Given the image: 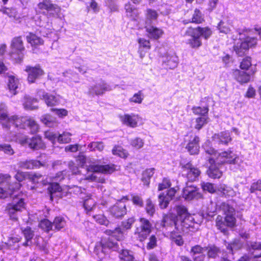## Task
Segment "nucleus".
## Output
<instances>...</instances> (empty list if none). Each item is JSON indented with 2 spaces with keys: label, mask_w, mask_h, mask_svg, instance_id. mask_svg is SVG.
Segmentation results:
<instances>
[{
  "label": "nucleus",
  "mask_w": 261,
  "mask_h": 261,
  "mask_svg": "<svg viewBox=\"0 0 261 261\" xmlns=\"http://www.w3.org/2000/svg\"><path fill=\"white\" fill-rule=\"evenodd\" d=\"M11 176L8 174H0V198H5L10 196L13 197L11 203L8 204L6 210L10 218L14 221H17L18 218L16 213L21 211L24 207V202L22 198L19 197L17 195L13 196L16 190L19 189L20 184L17 182L13 185H9L8 188L4 187V185H7Z\"/></svg>",
  "instance_id": "1"
},
{
  "label": "nucleus",
  "mask_w": 261,
  "mask_h": 261,
  "mask_svg": "<svg viewBox=\"0 0 261 261\" xmlns=\"http://www.w3.org/2000/svg\"><path fill=\"white\" fill-rule=\"evenodd\" d=\"M5 106L2 105L0 106V122L4 128H9L11 125L16 127L25 128L28 127L32 133H35L38 129V125L34 120L28 117H18L12 116L9 117L5 110Z\"/></svg>",
  "instance_id": "2"
},
{
  "label": "nucleus",
  "mask_w": 261,
  "mask_h": 261,
  "mask_svg": "<svg viewBox=\"0 0 261 261\" xmlns=\"http://www.w3.org/2000/svg\"><path fill=\"white\" fill-rule=\"evenodd\" d=\"M220 208L226 216L224 218L218 216L216 220V226L221 232L226 234L228 230L227 227H232L236 224V220L234 216L235 210L229 203L225 202L220 205Z\"/></svg>",
  "instance_id": "3"
},
{
  "label": "nucleus",
  "mask_w": 261,
  "mask_h": 261,
  "mask_svg": "<svg viewBox=\"0 0 261 261\" xmlns=\"http://www.w3.org/2000/svg\"><path fill=\"white\" fill-rule=\"evenodd\" d=\"M211 30L207 27H198L196 28L189 27L186 31L184 36L188 38L186 40V43L191 47L197 48L201 45L200 37L202 36L207 39L211 36Z\"/></svg>",
  "instance_id": "4"
},
{
  "label": "nucleus",
  "mask_w": 261,
  "mask_h": 261,
  "mask_svg": "<svg viewBox=\"0 0 261 261\" xmlns=\"http://www.w3.org/2000/svg\"><path fill=\"white\" fill-rule=\"evenodd\" d=\"M105 233L110 237L102 240L100 242L102 251H105L106 249H108L119 252L121 244H119L117 241H120L123 238V231L122 229L120 227H117L114 229H107Z\"/></svg>",
  "instance_id": "5"
},
{
  "label": "nucleus",
  "mask_w": 261,
  "mask_h": 261,
  "mask_svg": "<svg viewBox=\"0 0 261 261\" xmlns=\"http://www.w3.org/2000/svg\"><path fill=\"white\" fill-rule=\"evenodd\" d=\"M238 157L231 151L218 153L213 149V179L219 178L222 174L217 168L216 165H222L224 163L236 164L238 162Z\"/></svg>",
  "instance_id": "6"
},
{
  "label": "nucleus",
  "mask_w": 261,
  "mask_h": 261,
  "mask_svg": "<svg viewBox=\"0 0 261 261\" xmlns=\"http://www.w3.org/2000/svg\"><path fill=\"white\" fill-rule=\"evenodd\" d=\"M177 213V220L179 221L181 231H185L192 226L194 219L191 214L188 212L187 208L184 205H179L176 206Z\"/></svg>",
  "instance_id": "7"
},
{
  "label": "nucleus",
  "mask_w": 261,
  "mask_h": 261,
  "mask_svg": "<svg viewBox=\"0 0 261 261\" xmlns=\"http://www.w3.org/2000/svg\"><path fill=\"white\" fill-rule=\"evenodd\" d=\"M239 41L234 45V50L239 56H243L248 50L249 47H252L256 44L257 40L254 38L247 37L242 41V34L239 32Z\"/></svg>",
  "instance_id": "8"
},
{
  "label": "nucleus",
  "mask_w": 261,
  "mask_h": 261,
  "mask_svg": "<svg viewBox=\"0 0 261 261\" xmlns=\"http://www.w3.org/2000/svg\"><path fill=\"white\" fill-rule=\"evenodd\" d=\"M11 47L12 48L11 57L17 62H21L23 58V51L25 49L21 37H17L13 39Z\"/></svg>",
  "instance_id": "9"
},
{
  "label": "nucleus",
  "mask_w": 261,
  "mask_h": 261,
  "mask_svg": "<svg viewBox=\"0 0 261 261\" xmlns=\"http://www.w3.org/2000/svg\"><path fill=\"white\" fill-rule=\"evenodd\" d=\"M18 141L22 145L28 146L29 147L33 150H39L45 147L41 138L39 136L29 138L25 136L20 138Z\"/></svg>",
  "instance_id": "10"
},
{
  "label": "nucleus",
  "mask_w": 261,
  "mask_h": 261,
  "mask_svg": "<svg viewBox=\"0 0 261 261\" xmlns=\"http://www.w3.org/2000/svg\"><path fill=\"white\" fill-rule=\"evenodd\" d=\"M199 191V189L196 186L187 182L182 189V197L188 201L202 198V195Z\"/></svg>",
  "instance_id": "11"
},
{
  "label": "nucleus",
  "mask_w": 261,
  "mask_h": 261,
  "mask_svg": "<svg viewBox=\"0 0 261 261\" xmlns=\"http://www.w3.org/2000/svg\"><path fill=\"white\" fill-rule=\"evenodd\" d=\"M111 90L110 86L103 80L89 88L87 94L92 97L95 95H102L106 91Z\"/></svg>",
  "instance_id": "12"
},
{
  "label": "nucleus",
  "mask_w": 261,
  "mask_h": 261,
  "mask_svg": "<svg viewBox=\"0 0 261 261\" xmlns=\"http://www.w3.org/2000/svg\"><path fill=\"white\" fill-rule=\"evenodd\" d=\"M180 165L183 171L187 172L186 176L189 182L196 180L201 173L198 168L195 167L190 162L185 164L180 163Z\"/></svg>",
  "instance_id": "13"
},
{
  "label": "nucleus",
  "mask_w": 261,
  "mask_h": 261,
  "mask_svg": "<svg viewBox=\"0 0 261 261\" xmlns=\"http://www.w3.org/2000/svg\"><path fill=\"white\" fill-rule=\"evenodd\" d=\"M175 193L174 188H170L165 192L161 193L158 196L160 207L162 209L167 208L170 201L174 197Z\"/></svg>",
  "instance_id": "14"
},
{
  "label": "nucleus",
  "mask_w": 261,
  "mask_h": 261,
  "mask_svg": "<svg viewBox=\"0 0 261 261\" xmlns=\"http://www.w3.org/2000/svg\"><path fill=\"white\" fill-rule=\"evenodd\" d=\"M86 166L87 171L92 172L111 174L115 170L114 165H89Z\"/></svg>",
  "instance_id": "15"
},
{
  "label": "nucleus",
  "mask_w": 261,
  "mask_h": 261,
  "mask_svg": "<svg viewBox=\"0 0 261 261\" xmlns=\"http://www.w3.org/2000/svg\"><path fill=\"white\" fill-rule=\"evenodd\" d=\"M161 225L163 227H168L174 226L178 231H181L179 221L177 220L176 215L173 214L165 215L161 222Z\"/></svg>",
  "instance_id": "16"
},
{
  "label": "nucleus",
  "mask_w": 261,
  "mask_h": 261,
  "mask_svg": "<svg viewBox=\"0 0 261 261\" xmlns=\"http://www.w3.org/2000/svg\"><path fill=\"white\" fill-rule=\"evenodd\" d=\"M25 71L28 73V81L30 83H33L36 80L44 74L43 70L39 65L35 67L28 66Z\"/></svg>",
  "instance_id": "17"
},
{
  "label": "nucleus",
  "mask_w": 261,
  "mask_h": 261,
  "mask_svg": "<svg viewBox=\"0 0 261 261\" xmlns=\"http://www.w3.org/2000/svg\"><path fill=\"white\" fill-rule=\"evenodd\" d=\"M110 211L111 215L116 218H121L127 212L125 204L121 202H117L112 206Z\"/></svg>",
  "instance_id": "18"
},
{
  "label": "nucleus",
  "mask_w": 261,
  "mask_h": 261,
  "mask_svg": "<svg viewBox=\"0 0 261 261\" xmlns=\"http://www.w3.org/2000/svg\"><path fill=\"white\" fill-rule=\"evenodd\" d=\"M18 167L23 169H34L44 166V164L36 160H25L19 161L17 164Z\"/></svg>",
  "instance_id": "19"
},
{
  "label": "nucleus",
  "mask_w": 261,
  "mask_h": 261,
  "mask_svg": "<svg viewBox=\"0 0 261 261\" xmlns=\"http://www.w3.org/2000/svg\"><path fill=\"white\" fill-rule=\"evenodd\" d=\"M199 141L200 139L198 136L191 137L186 146V148L191 155L198 154L200 148Z\"/></svg>",
  "instance_id": "20"
},
{
  "label": "nucleus",
  "mask_w": 261,
  "mask_h": 261,
  "mask_svg": "<svg viewBox=\"0 0 261 261\" xmlns=\"http://www.w3.org/2000/svg\"><path fill=\"white\" fill-rule=\"evenodd\" d=\"M204 251H207V256L208 259L212 257V246L210 244L204 247H201L199 245H195L191 248L190 253L192 256H195L197 254H203Z\"/></svg>",
  "instance_id": "21"
},
{
  "label": "nucleus",
  "mask_w": 261,
  "mask_h": 261,
  "mask_svg": "<svg viewBox=\"0 0 261 261\" xmlns=\"http://www.w3.org/2000/svg\"><path fill=\"white\" fill-rule=\"evenodd\" d=\"M47 190L49 194L50 200L51 201H53L54 197H57L60 198L62 197V194L61 193L62 189L58 183H50L47 188Z\"/></svg>",
  "instance_id": "22"
},
{
  "label": "nucleus",
  "mask_w": 261,
  "mask_h": 261,
  "mask_svg": "<svg viewBox=\"0 0 261 261\" xmlns=\"http://www.w3.org/2000/svg\"><path fill=\"white\" fill-rule=\"evenodd\" d=\"M37 94L41 99H44L48 106H53L58 103L57 98L55 96L48 94L43 90H38Z\"/></svg>",
  "instance_id": "23"
},
{
  "label": "nucleus",
  "mask_w": 261,
  "mask_h": 261,
  "mask_svg": "<svg viewBox=\"0 0 261 261\" xmlns=\"http://www.w3.org/2000/svg\"><path fill=\"white\" fill-rule=\"evenodd\" d=\"M234 79L241 84L247 83L250 79V75L246 72L236 69L233 72Z\"/></svg>",
  "instance_id": "24"
},
{
  "label": "nucleus",
  "mask_w": 261,
  "mask_h": 261,
  "mask_svg": "<svg viewBox=\"0 0 261 261\" xmlns=\"http://www.w3.org/2000/svg\"><path fill=\"white\" fill-rule=\"evenodd\" d=\"M163 63L169 69H174L177 67L178 63V57L175 55H167L163 57Z\"/></svg>",
  "instance_id": "25"
},
{
  "label": "nucleus",
  "mask_w": 261,
  "mask_h": 261,
  "mask_svg": "<svg viewBox=\"0 0 261 261\" xmlns=\"http://www.w3.org/2000/svg\"><path fill=\"white\" fill-rule=\"evenodd\" d=\"M203 21L204 18L201 11L199 10L196 9L194 11L192 19L189 20H184L182 22L184 24H188L190 22L198 24L202 23Z\"/></svg>",
  "instance_id": "26"
},
{
  "label": "nucleus",
  "mask_w": 261,
  "mask_h": 261,
  "mask_svg": "<svg viewBox=\"0 0 261 261\" xmlns=\"http://www.w3.org/2000/svg\"><path fill=\"white\" fill-rule=\"evenodd\" d=\"M145 28L146 32L148 34V36L151 38L157 39L159 38L163 33L161 29L152 25L146 26Z\"/></svg>",
  "instance_id": "27"
},
{
  "label": "nucleus",
  "mask_w": 261,
  "mask_h": 261,
  "mask_svg": "<svg viewBox=\"0 0 261 261\" xmlns=\"http://www.w3.org/2000/svg\"><path fill=\"white\" fill-rule=\"evenodd\" d=\"M120 118L122 122L127 126L131 127H135L137 126V122L134 116L129 114H125L120 116Z\"/></svg>",
  "instance_id": "28"
},
{
  "label": "nucleus",
  "mask_w": 261,
  "mask_h": 261,
  "mask_svg": "<svg viewBox=\"0 0 261 261\" xmlns=\"http://www.w3.org/2000/svg\"><path fill=\"white\" fill-rule=\"evenodd\" d=\"M38 8L40 9H45L47 11H59V8L58 5L53 4L50 0H43L38 5Z\"/></svg>",
  "instance_id": "29"
},
{
  "label": "nucleus",
  "mask_w": 261,
  "mask_h": 261,
  "mask_svg": "<svg viewBox=\"0 0 261 261\" xmlns=\"http://www.w3.org/2000/svg\"><path fill=\"white\" fill-rule=\"evenodd\" d=\"M243 247L242 241L239 239H234L226 245L227 249L233 254L234 252L241 249Z\"/></svg>",
  "instance_id": "30"
},
{
  "label": "nucleus",
  "mask_w": 261,
  "mask_h": 261,
  "mask_svg": "<svg viewBox=\"0 0 261 261\" xmlns=\"http://www.w3.org/2000/svg\"><path fill=\"white\" fill-rule=\"evenodd\" d=\"M213 140L215 141L217 140L218 142L225 144H227L231 141V139L228 132H223L220 134H215L213 136Z\"/></svg>",
  "instance_id": "31"
},
{
  "label": "nucleus",
  "mask_w": 261,
  "mask_h": 261,
  "mask_svg": "<svg viewBox=\"0 0 261 261\" xmlns=\"http://www.w3.org/2000/svg\"><path fill=\"white\" fill-rule=\"evenodd\" d=\"M154 168L147 169L142 174L141 180L144 185L149 186L150 179L154 174Z\"/></svg>",
  "instance_id": "32"
},
{
  "label": "nucleus",
  "mask_w": 261,
  "mask_h": 261,
  "mask_svg": "<svg viewBox=\"0 0 261 261\" xmlns=\"http://www.w3.org/2000/svg\"><path fill=\"white\" fill-rule=\"evenodd\" d=\"M41 122L48 127H54L57 125V122L55 117L50 115H45L42 116Z\"/></svg>",
  "instance_id": "33"
},
{
  "label": "nucleus",
  "mask_w": 261,
  "mask_h": 261,
  "mask_svg": "<svg viewBox=\"0 0 261 261\" xmlns=\"http://www.w3.org/2000/svg\"><path fill=\"white\" fill-rule=\"evenodd\" d=\"M18 80H15L14 76L9 77L8 87L10 92L12 95H15L17 93V89L18 88Z\"/></svg>",
  "instance_id": "34"
},
{
  "label": "nucleus",
  "mask_w": 261,
  "mask_h": 261,
  "mask_svg": "<svg viewBox=\"0 0 261 261\" xmlns=\"http://www.w3.org/2000/svg\"><path fill=\"white\" fill-rule=\"evenodd\" d=\"M119 257L121 260L124 261H133L134 257L131 252L127 249H122V246L119 250Z\"/></svg>",
  "instance_id": "35"
},
{
  "label": "nucleus",
  "mask_w": 261,
  "mask_h": 261,
  "mask_svg": "<svg viewBox=\"0 0 261 261\" xmlns=\"http://www.w3.org/2000/svg\"><path fill=\"white\" fill-rule=\"evenodd\" d=\"M113 154L117 155L122 158H126L128 155V152L122 147L120 146L115 145L112 150Z\"/></svg>",
  "instance_id": "36"
},
{
  "label": "nucleus",
  "mask_w": 261,
  "mask_h": 261,
  "mask_svg": "<svg viewBox=\"0 0 261 261\" xmlns=\"http://www.w3.org/2000/svg\"><path fill=\"white\" fill-rule=\"evenodd\" d=\"M125 9L127 13V15L135 19L138 15V10L132 4L128 3L125 5Z\"/></svg>",
  "instance_id": "37"
},
{
  "label": "nucleus",
  "mask_w": 261,
  "mask_h": 261,
  "mask_svg": "<svg viewBox=\"0 0 261 261\" xmlns=\"http://www.w3.org/2000/svg\"><path fill=\"white\" fill-rule=\"evenodd\" d=\"M27 39L32 46L41 45L43 43V41L41 38L32 33H30L27 36Z\"/></svg>",
  "instance_id": "38"
},
{
  "label": "nucleus",
  "mask_w": 261,
  "mask_h": 261,
  "mask_svg": "<svg viewBox=\"0 0 261 261\" xmlns=\"http://www.w3.org/2000/svg\"><path fill=\"white\" fill-rule=\"evenodd\" d=\"M66 224V221L64 218L62 217H56L53 223V226H54L55 229L59 231L63 228Z\"/></svg>",
  "instance_id": "39"
},
{
  "label": "nucleus",
  "mask_w": 261,
  "mask_h": 261,
  "mask_svg": "<svg viewBox=\"0 0 261 261\" xmlns=\"http://www.w3.org/2000/svg\"><path fill=\"white\" fill-rule=\"evenodd\" d=\"M140 226L137 227V229L145 230L146 231H151L152 224L148 220L145 218H140Z\"/></svg>",
  "instance_id": "40"
},
{
  "label": "nucleus",
  "mask_w": 261,
  "mask_h": 261,
  "mask_svg": "<svg viewBox=\"0 0 261 261\" xmlns=\"http://www.w3.org/2000/svg\"><path fill=\"white\" fill-rule=\"evenodd\" d=\"M39 226L41 229L44 230L47 232H49L51 230H54L53 229V223L46 219L42 220L40 222Z\"/></svg>",
  "instance_id": "41"
},
{
  "label": "nucleus",
  "mask_w": 261,
  "mask_h": 261,
  "mask_svg": "<svg viewBox=\"0 0 261 261\" xmlns=\"http://www.w3.org/2000/svg\"><path fill=\"white\" fill-rule=\"evenodd\" d=\"M21 230L25 240L32 241V239L34 236V231L30 227L27 226L26 227H21Z\"/></svg>",
  "instance_id": "42"
},
{
  "label": "nucleus",
  "mask_w": 261,
  "mask_h": 261,
  "mask_svg": "<svg viewBox=\"0 0 261 261\" xmlns=\"http://www.w3.org/2000/svg\"><path fill=\"white\" fill-rule=\"evenodd\" d=\"M0 11H2L4 14L7 15L9 17L16 18L17 15V12L16 9L13 8H0Z\"/></svg>",
  "instance_id": "43"
},
{
  "label": "nucleus",
  "mask_w": 261,
  "mask_h": 261,
  "mask_svg": "<svg viewBox=\"0 0 261 261\" xmlns=\"http://www.w3.org/2000/svg\"><path fill=\"white\" fill-rule=\"evenodd\" d=\"M104 144L102 142H92L90 143L88 148L90 149L91 151L98 150L101 151L104 148Z\"/></svg>",
  "instance_id": "44"
},
{
  "label": "nucleus",
  "mask_w": 261,
  "mask_h": 261,
  "mask_svg": "<svg viewBox=\"0 0 261 261\" xmlns=\"http://www.w3.org/2000/svg\"><path fill=\"white\" fill-rule=\"evenodd\" d=\"M207 122L208 117L207 116L199 117L196 119V124L195 128L197 130H200Z\"/></svg>",
  "instance_id": "45"
},
{
  "label": "nucleus",
  "mask_w": 261,
  "mask_h": 261,
  "mask_svg": "<svg viewBox=\"0 0 261 261\" xmlns=\"http://www.w3.org/2000/svg\"><path fill=\"white\" fill-rule=\"evenodd\" d=\"M193 112L196 115H199L200 117L207 116L208 109L206 107H194L192 108Z\"/></svg>",
  "instance_id": "46"
},
{
  "label": "nucleus",
  "mask_w": 261,
  "mask_h": 261,
  "mask_svg": "<svg viewBox=\"0 0 261 261\" xmlns=\"http://www.w3.org/2000/svg\"><path fill=\"white\" fill-rule=\"evenodd\" d=\"M71 134L69 133H63L62 134L59 135L58 137V142L60 143H68L71 141Z\"/></svg>",
  "instance_id": "47"
},
{
  "label": "nucleus",
  "mask_w": 261,
  "mask_h": 261,
  "mask_svg": "<svg viewBox=\"0 0 261 261\" xmlns=\"http://www.w3.org/2000/svg\"><path fill=\"white\" fill-rule=\"evenodd\" d=\"M95 220L101 225H104L106 226H108L110 224L109 221L107 218L103 215H97L93 216Z\"/></svg>",
  "instance_id": "48"
},
{
  "label": "nucleus",
  "mask_w": 261,
  "mask_h": 261,
  "mask_svg": "<svg viewBox=\"0 0 261 261\" xmlns=\"http://www.w3.org/2000/svg\"><path fill=\"white\" fill-rule=\"evenodd\" d=\"M216 31L220 33L227 34L230 32V29L223 21H220L217 26Z\"/></svg>",
  "instance_id": "49"
},
{
  "label": "nucleus",
  "mask_w": 261,
  "mask_h": 261,
  "mask_svg": "<svg viewBox=\"0 0 261 261\" xmlns=\"http://www.w3.org/2000/svg\"><path fill=\"white\" fill-rule=\"evenodd\" d=\"M26 100L23 103L24 108L28 110H34L37 108L32 106L33 102H37L36 99L32 98L31 97H25Z\"/></svg>",
  "instance_id": "50"
},
{
  "label": "nucleus",
  "mask_w": 261,
  "mask_h": 261,
  "mask_svg": "<svg viewBox=\"0 0 261 261\" xmlns=\"http://www.w3.org/2000/svg\"><path fill=\"white\" fill-rule=\"evenodd\" d=\"M144 96L142 91H139L135 93L134 96L129 99L130 102H133L137 103H141L143 99Z\"/></svg>",
  "instance_id": "51"
},
{
  "label": "nucleus",
  "mask_w": 261,
  "mask_h": 261,
  "mask_svg": "<svg viewBox=\"0 0 261 261\" xmlns=\"http://www.w3.org/2000/svg\"><path fill=\"white\" fill-rule=\"evenodd\" d=\"M145 210L147 213L150 216H152L155 212V206L150 199L146 200Z\"/></svg>",
  "instance_id": "52"
},
{
  "label": "nucleus",
  "mask_w": 261,
  "mask_h": 261,
  "mask_svg": "<svg viewBox=\"0 0 261 261\" xmlns=\"http://www.w3.org/2000/svg\"><path fill=\"white\" fill-rule=\"evenodd\" d=\"M136 219L134 217H131L126 220H124L121 223V226L126 230L131 228L132 225L135 222Z\"/></svg>",
  "instance_id": "53"
},
{
  "label": "nucleus",
  "mask_w": 261,
  "mask_h": 261,
  "mask_svg": "<svg viewBox=\"0 0 261 261\" xmlns=\"http://www.w3.org/2000/svg\"><path fill=\"white\" fill-rule=\"evenodd\" d=\"M45 137L50 141L53 144H55L56 141H58V134L50 131H46L44 133Z\"/></svg>",
  "instance_id": "54"
},
{
  "label": "nucleus",
  "mask_w": 261,
  "mask_h": 261,
  "mask_svg": "<svg viewBox=\"0 0 261 261\" xmlns=\"http://www.w3.org/2000/svg\"><path fill=\"white\" fill-rule=\"evenodd\" d=\"M151 231H145L143 230H139L138 229H136V233H137L138 235V238L140 242L144 241L147 237L149 235Z\"/></svg>",
  "instance_id": "55"
},
{
  "label": "nucleus",
  "mask_w": 261,
  "mask_h": 261,
  "mask_svg": "<svg viewBox=\"0 0 261 261\" xmlns=\"http://www.w3.org/2000/svg\"><path fill=\"white\" fill-rule=\"evenodd\" d=\"M0 151H3L9 155H12L14 153L11 145L8 144H0Z\"/></svg>",
  "instance_id": "56"
},
{
  "label": "nucleus",
  "mask_w": 261,
  "mask_h": 261,
  "mask_svg": "<svg viewBox=\"0 0 261 261\" xmlns=\"http://www.w3.org/2000/svg\"><path fill=\"white\" fill-rule=\"evenodd\" d=\"M29 172H24L22 171H18L15 175V179L18 181H22L26 178H28ZM19 184V182H18Z\"/></svg>",
  "instance_id": "57"
},
{
  "label": "nucleus",
  "mask_w": 261,
  "mask_h": 261,
  "mask_svg": "<svg viewBox=\"0 0 261 261\" xmlns=\"http://www.w3.org/2000/svg\"><path fill=\"white\" fill-rule=\"evenodd\" d=\"M157 239L155 236L152 235L149 239V242L147 244L146 248L147 249H152L155 248L157 244Z\"/></svg>",
  "instance_id": "58"
},
{
  "label": "nucleus",
  "mask_w": 261,
  "mask_h": 261,
  "mask_svg": "<svg viewBox=\"0 0 261 261\" xmlns=\"http://www.w3.org/2000/svg\"><path fill=\"white\" fill-rule=\"evenodd\" d=\"M228 190L225 185H221L220 188H216L213 186V193L220 192V194L225 195L228 194Z\"/></svg>",
  "instance_id": "59"
},
{
  "label": "nucleus",
  "mask_w": 261,
  "mask_h": 261,
  "mask_svg": "<svg viewBox=\"0 0 261 261\" xmlns=\"http://www.w3.org/2000/svg\"><path fill=\"white\" fill-rule=\"evenodd\" d=\"M171 186V182L170 179L167 178H164L162 183L159 184L158 186L159 191H162L167 189Z\"/></svg>",
  "instance_id": "60"
},
{
  "label": "nucleus",
  "mask_w": 261,
  "mask_h": 261,
  "mask_svg": "<svg viewBox=\"0 0 261 261\" xmlns=\"http://www.w3.org/2000/svg\"><path fill=\"white\" fill-rule=\"evenodd\" d=\"M251 65V58L247 57L244 58L241 62L240 68L242 69L247 70Z\"/></svg>",
  "instance_id": "61"
},
{
  "label": "nucleus",
  "mask_w": 261,
  "mask_h": 261,
  "mask_svg": "<svg viewBox=\"0 0 261 261\" xmlns=\"http://www.w3.org/2000/svg\"><path fill=\"white\" fill-rule=\"evenodd\" d=\"M132 201L135 205L140 207H142L143 206V200L141 197L138 195H132Z\"/></svg>",
  "instance_id": "62"
},
{
  "label": "nucleus",
  "mask_w": 261,
  "mask_h": 261,
  "mask_svg": "<svg viewBox=\"0 0 261 261\" xmlns=\"http://www.w3.org/2000/svg\"><path fill=\"white\" fill-rule=\"evenodd\" d=\"M131 145L133 147L137 149H139L143 147L144 145V142L141 138H136L132 141Z\"/></svg>",
  "instance_id": "63"
},
{
  "label": "nucleus",
  "mask_w": 261,
  "mask_h": 261,
  "mask_svg": "<svg viewBox=\"0 0 261 261\" xmlns=\"http://www.w3.org/2000/svg\"><path fill=\"white\" fill-rule=\"evenodd\" d=\"M255 191H261V180H258L251 184L250 188V192L253 193Z\"/></svg>",
  "instance_id": "64"
}]
</instances>
